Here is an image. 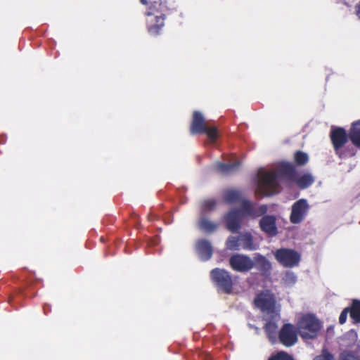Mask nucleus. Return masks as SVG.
<instances>
[{"mask_svg": "<svg viewBox=\"0 0 360 360\" xmlns=\"http://www.w3.org/2000/svg\"><path fill=\"white\" fill-rule=\"evenodd\" d=\"M175 7H169L155 1L149 4L145 15L147 17L146 24L148 32L152 36L160 35L165 27V20L167 15L175 11Z\"/></svg>", "mask_w": 360, "mask_h": 360, "instance_id": "nucleus-1", "label": "nucleus"}, {"mask_svg": "<svg viewBox=\"0 0 360 360\" xmlns=\"http://www.w3.org/2000/svg\"><path fill=\"white\" fill-rule=\"evenodd\" d=\"M278 173L281 176L285 177L294 182L300 189H305L311 186L315 179L309 172L300 174L295 165L288 162H281L277 167Z\"/></svg>", "mask_w": 360, "mask_h": 360, "instance_id": "nucleus-2", "label": "nucleus"}, {"mask_svg": "<svg viewBox=\"0 0 360 360\" xmlns=\"http://www.w3.org/2000/svg\"><path fill=\"white\" fill-rule=\"evenodd\" d=\"M257 193L261 196H269L278 193V183L274 171L260 169L258 173Z\"/></svg>", "mask_w": 360, "mask_h": 360, "instance_id": "nucleus-3", "label": "nucleus"}, {"mask_svg": "<svg viewBox=\"0 0 360 360\" xmlns=\"http://www.w3.org/2000/svg\"><path fill=\"white\" fill-rule=\"evenodd\" d=\"M297 328L302 338L314 339L321 330V323L315 315L307 314L300 319Z\"/></svg>", "mask_w": 360, "mask_h": 360, "instance_id": "nucleus-4", "label": "nucleus"}, {"mask_svg": "<svg viewBox=\"0 0 360 360\" xmlns=\"http://www.w3.org/2000/svg\"><path fill=\"white\" fill-rule=\"evenodd\" d=\"M210 279L218 291L231 294L233 290V280L231 274L224 269L215 268L210 271Z\"/></svg>", "mask_w": 360, "mask_h": 360, "instance_id": "nucleus-5", "label": "nucleus"}, {"mask_svg": "<svg viewBox=\"0 0 360 360\" xmlns=\"http://www.w3.org/2000/svg\"><path fill=\"white\" fill-rule=\"evenodd\" d=\"M274 255L276 261L286 268L297 266L301 260L300 254L296 250L289 248L278 249L274 252Z\"/></svg>", "mask_w": 360, "mask_h": 360, "instance_id": "nucleus-6", "label": "nucleus"}, {"mask_svg": "<svg viewBox=\"0 0 360 360\" xmlns=\"http://www.w3.org/2000/svg\"><path fill=\"white\" fill-rule=\"evenodd\" d=\"M329 136L335 154L340 158L345 157V155L342 151V148L349 140V132L347 133L342 127H332Z\"/></svg>", "mask_w": 360, "mask_h": 360, "instance_id": "nucleus-7", "label": "nucleus"}, {"mask_svg": "<svg viewBox=\"0 0 360 360\" xmlns=\"http://www.w3.org/2000/svg\"><path fill=\"white\" fill-rule=\"evenodd\" d=\"M229 266L231 269L236 272L245 273L254 268L253 260L247 255L233 254L229 259Z\"/></svg>", "mask_w": 360, "mask_h": 360, "instance_id": "nucleus-8", "label": "nucleus"}, {"mask_svg": "<svg viewBox=\"0 0 360 360\" xmlns=\"http://www.w3.org/2000/svg\"><path fill=\"white\" fill-rule=\"evenodd\" d=\"M279 342L285 347H290L297 342V330L291 323H285L278 333Z\"/></svg>", "mask_w": 360, "mask_h": 360, "instance_id": "nucleus-9", "label": "nucleus"}, {"mask_svg": "<svg viewBox=\"0 0 360 360\" xmlns=\"http://www.w3.org/2000/svg\"><path fill=\"white\" fill-rule=\"evenodd\" d=\"M309 208L307 201L304 198L295 202L291 208L290 222L294 224L301 223L307 216Z\"/></svg>", "mask_w": 360, "mask_h": 360, "instance_id": "nucleus-10", "label": "nucleus"}, {"mask_svg": "<svg viewBox=\"0 0 360 360\" xmlns=\"http://www.w3.org/2000/svg\"><path fill=\"white\" fill-rule=\"evenodd\" d=\"M254 302L263 311L273 313L275 310L276 301L273 297L268 294L260 293L257 295Z\"/></svg>", "mask_w": 360, "mask_h": 360, "instance_id": "nucleus-11", "label": "nucleus"}, {"mask_svg": "<svg viewBox=\"0 0 360 360\" xmlns=\"http://www.w3.org/2000/svg\"><path fill=\"white\" fill-rule=\"evenodd\" d=\"M226 229L232 233H236L241 226V217L237 210L229 212L224 217Z\"/></svg>", "mask_w": 360, "mask_h": 360, "instance_id": "nucleus-12", "label": "nucleus"}, {"mask_svg": "<svg viewBox=\"0 0 360 360\" xmlns=\"http://www.w3.org/2000/svg\"><path fill=\"white\" fill-rule=\"evenodd\" d=\"M195 251L202 261L209 260L213 254V248L210 242L206 239H200L196 242Z\"/></svg>", "mask_w": 360, "mask_h": 360, "instance_id": "nucleus-13", "label": "nucleus"}, {"mask_svg": "<svg viewBox=\"0 0 360 360\" xmlns=\"http://www.w3.org/2000/svg\"><path fill=\"white\" fill-rule=\"evenodd\" d=\"M242 211L247 216L256 218L264 214L267 212V206L262 205L258 208H255L254 205L248 200H242Z\"/></svg>", "mask_w": 360, "mask_h": 360, "instance_id": "nucleus-14", "label": "nucleus"}, {"mask_svg": "<svg viewBox=\"0 0 360 360\" xmlns=\"http://www.w3.org/2000/svg\"><path fill=\"white\" fill-rule=\"evenodd\" d=\"M276 217L271 215H265L259 221L261 230L269 236H274L277 234Z\"/></svg>", "mask_w": 360, "mask_h": 360, "instance_id": "nucleus-15", "label": "nucleus"}, {"mask_svg": "<svg viewBox=\"0 0 360 360\" xmlns=\"http://www.w3.org/2000/svg\"><path fill=\"white\" fill-rule=\"evenodd\" d=\"M206 124L202 114L199 111H194L190 131L192 134H202L205 131Z\"/></svg>", "mask_w": 360, "mask_h": 360, "instance_id": "nucleus-16", "label": "nucleus"}, {"mask_svg": "<svg viewBox=\"0 0 360 360\" xmlns=\"http://www.w3.org/2000/svg\"><path fill=\"white\" fill-rule=\"evenodd\" d=\"M254 267H255L262 276H267L272 269L271 262L264 255L257 253L253 258Z\"/></svg>", "mask_w": 360, "mask_h": 360, "instance_id": "nucleus-17", "label": "nucleus"}, {"mask_svg": "<svg viewBox=\"0 0 360 360\" xmlns=\"http://www.w3.org/2000/svg\"><path fill=\"white\" fill-rule=\"evenodd\" d=\"M240 164L241 162L240 161H236L230 164L217 162L214 165L213 168L217 173L228 174L237 171Z\"/></svg>", "mask_w": 360, "mask_h": 360, "instance_id": "nucleus-18", "label": "nucleus"}, {"mask_svg": "<svg viewBox=\"0 0 360 360\" xmlns=\"http://www.w3.org/2000/svg\"><path fill=\"white\" fill-rule=\"evenodd\" d=\"M240 248L246 250H255L258 245L255 243L254 238L251 233L243 232L240 233Z\"/></svg>", "mask_w": 360, "mask_h": 360, "instance_id": "nucleus-19", "label": "nucleus"}, {"mask_svg": "<svg viewBox=\"0 0 360 360\" xmlns=\"http://www.w3.org/2000/svg\"><path fill=\"white\" fill-rule=\"evenodd\" d=\"M349 138L356 147L360 148V120L352 122L349 129Z\"/></svg>", "mask_w": 360, "mask_h": 360, "instance_id": "nucleus-20", "label": "nucleus"}, {"mask_svg": "<svg viewBox=\"0 0 360 360\" xmlns=\"http://www.w3.org/2000/svg\"><path fill=\"white\" fill-rule=\"evenodd\" d=\"M349 309L353 323H360V300H353L351 306L349 307Z\"/></svg>", "mask_w": 360, "mask_h": 360, "instance_id": "nucleus-21", "label": "nucleus"}, {"mask_svg": "<svg viewBox=\"0 0 360 360\" xmlns=\"http://www.w3.org/2000/svg\"><path fill=\"white\" fill-rule=\"evenodd\" d=\"M199 229L206 233H212L218 227V224L210 221L205 217H201L198 222Z\"/></svg>", "mask_w": 360, "mask_h": 360, "instance_id": "nucleus-22", "label": "nucleus"}, {"mask_svg": "<svg viewBox=\"0 0 360 360\" xmlns=\"http://www.w3.org/2000/svg\"><path fill=\"white\" fill-rule=\"evenodd\" d=\"M277 325L274 321H268L264 327V331L269 339V340L272 342H274L276 339V335H277Z\"/></svg>", "mask_w": 360, "mask_h": 360, "instance_id": "nucleus-23", "label": "nucleus"}, {"mask_svg": "<svg viewBox=\"0 0 360 360\" xmlns=\"http://www.w3.org/2000/svg\"><path fill=\"white\" fill-rule=\"evenodd\" d=\"M240 236H231L226 240V249L232 251H238L241 249L240 248Z\"/></svg>", "mask_w": 360, "mask_h": 360, "instance_id": "nucleus-24", "label": "nucleus"}, {"mask_svg": "<svg viewBox=\"0 0 360 360\" xmlns=\"http://www.w3.org/2000/svg\"><path fill=\"white\" fill-rule=\"evenodd\" d=\"M241 193L236 190L227 191L224 196V200L228 203H234L241 200Z\"/></svg>", "mask_w": 360, "mask_h": 360, "instance_id": "nucleus-25", "label": "nucleus"}, {"mask_svg": "<svg viewBox=\"0 0 360 360\" xmlns=\"http://www.w3.org/2000/svg\"><path fill=\"white\" fill-rule=\"evenodd\" d=\"M294 162L297 166H304L309 162V155L302 150H297L294 153Z\"/></svg>", "mask_w": 360, "mask_h": 360, "instance_id": "nucleus-26", "label": "nucleus"}, {"mask_svg": "<svg viewBox=\"0 0 360 360\" xmlns=\"http://www.w3.org/2000/svg\"><path fill=\"white\" fill-rule=\"evenodd\" d=\"M267 360H295L293 356L284 351H280L271 354Z\"/></svg>", "mask_w": 360, "mask_h": 360, "instance_id": "nucleus-27", "label": "nucleus"}, {"mask_svg": "<svg viewBox=\"0 0 360 360\" xmlns=\"http://www.w3.org/2000/svg\"><path fill=\"white\" fill-rule=\"evenodd\" d=\"M217 201L214 199H207L202 202L201 209L203 212H211L216 208Z\"/></svg>", "mask_w": 360, "mask_h": 360, "instance_id": "nucleus-28", "label": "nucleus"}, {"mask_svg": "<svg viewBox=\"0 0 360 360\" xmlns=\"http://www.w3.org/2000/svg\"><path fill=\"white\" fill-rule=\"evenodd\" d=\"M338 360H360V356L356 352L345 350L340 353Z\"/></svg>", "mask_w": 360, "mask_h": 360, "instance_id": "nucleus-29", "label": "nucleus"}, {"mask_svg": "<svg viewBox=\"0 0 360 360\" xmlns=\"http://www.w3.org/2000/svg\"><path fill=\"white\" fill-rule=\"evenodd\" d=\"M202 134H206L207 137L212 141H214L218 137V131L217 127H205V131Z\"/></svg>", "mask_w": 360, "mask_h": 360, "instance_id": "nucleus-30", "label": "nucleus"}, {"mask_svg": "<svg viewBox=\"0 0 360 360\" xmlns=\"http://www.w3.org/2000/svg\"><path fill=\"white\" fill-rule=\"evenodd\" d=\"M283 281L288 285H292L297 281L296 275L292 271H286L283 278Z\"/></svg>", "mask_w": 360, "mask_h": 360, "instance_id": "nucleus-31", "label": "nucleus"}, {"mask_svg": "<svg viewBox=\"0 0 360 360\" xmlns=\"http://www.w3.org/2000/svg\"><path fill=\"white\" fill-rule=\"evenodd\" d=\"M314 360H334V356L327 349L322 350L321 355L316 356Z\"/></svg>", "mask_w": 360, "mask_h": 360, "instance_id": "nucleus-32", "label": "nucleus"}, {"mask_svg": "<svg viewBox=\"0 0 360 360\" xmlns=\"http://www.w3.org/2000/svg\"><path fill=\"white\" fill-rule=\"evenodd\" d=\"M155 1L157 4H160V3L163 4L164 5H166L167 6L169 7H174L172 4L169 1V0H140V2L143 5H148L149 4H152L153 2Z\"/></svg>", "mask_w": 360, "mask_h": 360, "instance_id": "nucleus-33", "label": "nucleus"}, {"mask_svg": "<svg viewBox=\"0 0 360 360\" xmlns=\"http://www.w3.org/2000/svg\"><path fill=\"white\" fill-rule=\"evenodd\" d=\"M348 313H349V307L345 308L342 311V312L340 313V315L339 316V323L340 324H344L346 322Z\"/></svg>", "mask_w": 360, "mask_h": 360, "instance_id": "nucleus-34", "label": "nucleus"}, {"mask_svg": "<svg viewBox=\"0 0 360 360\" xmlns=\"http://www.w3.org/2000/svg\"><path fill=\"white\" fill-rule=\"evenodd\" d=\"M356 339H357V334L354 331L352 330L351 331V347H352L353 345H355Z\"/></svg>", "mask_w": 360, "mask_h": 360, "instance_id": "nucleus-35", "label": "nucleus"}, {"mask_svg": "<svg viewBox=\"0 0 360 360\" xmlns=\"http://www.w3.org/2000/svg\"><path fill=\"white\" fill-rule=\"evenodd\" d=\"M355 8H356V13L360 18V0H359V2L356 5Z\"/></svg>", "mask_w": 360, "mask_h": 360, "instance_id": "nucleus-36", "label": "nucleus"}, {"mask_svg": "<svg viewBox=\"0 0 360 360\" xmlns=\"http://www.w3.org/2000/svg\"><path fill=\"white\" fill-rule=\"evenodd\" d=\"M158 219V216L156 214H150L148 215V219L149 221H155Z\"/></svg>", "mask_w": 360, "mask_h": 360, "instance_id": "nucleus-37", "label": "nucleus"}, {"mask_svg": "<svg viewBox=\"0 0 360 360\" xmlns=\"http://www.w3.org/2000/svg\"><path fill=\"white\" fill-rule=\"evenodd\" d=\"M44 310L45 314H46V307H44Z\"/></svg>", "mask_w": 360, "mask_h": 360, "instance_id": "nucleus-38", "label": "nucleus"}]
</instances>
